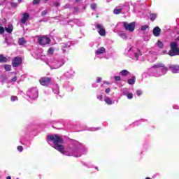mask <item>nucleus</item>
<instances>
[{"label":"nucleus","mask_w":179,"mask_h":179,"mask_svg":"<svg viewBox=\"0 0 179 179\" xmlns=\"http://www.w3.org/2000/svg\"><path fill=\"white\" fill-rule=\"evenodd\" d=\"M53 92L55 94H58V93H59V87L57 85H54Z\"/></svg>","instance_id":"24"},{"label":"nucleus","mask_w":179,"mask_h":179,"mask_svg":"<svg viewBox=\"0 0 179 179\" xmlns=\"http://www.w3.org/2000/svg\"><path fill=\"white\" fill-rule=\"evenodd\" d=\"M127 99L129 100H131V99H134V94H132V93L127 94Z\"/></svg>","instance_id":"33"},{"label":"nucleus","mask_w":179,"mask_h":179,"mask_svg":"<svg viewBox=\"0 0 179 179\" xmlns=\"http://www.w3.org/2000/svg\"><path fill=\"white\" fill-rule=\"evenodd\" d=\"M125 54H127V55H134V57L137 60H139V57H142V53L141 52V50L133 46L127 47L125 50Z\"/></svg>","instance_id":"3"},{"label":"nucleus","mask_w":179,"mask_h":179,"mask_svg":"<svg viewBox=\"0 0 179 179\" xmlns=\"http://www.w3.org/2000/svg\"><path fill=\"white\" fill-rule=\"evenodd\" d=\"M169 69L173 72V73H178L179 71V66L171 65L169 66Z\"/></svg>","instance_id":"15"},{"label":"nucleus","mask_w":179,"mask_h":179,"mask_svg":"<svg viewBox=\"0 0 179 179\" xmlns=\"http://www.w3.org/2000/svg\"><path fill=\"white\" fill-rule=\"evenodd\" d=\"M116 103H118V100H116Z\"/></svg>","instance_id":"54"},{"label":"nucleus","mask_w":179,"mask_h":179,"mask_svg":"<svg viewBox=\"0 0 179 179\" xmlns=\"http://www.w3.org/2000/svg\"><path fill=\"white\" fill-rule=\"evenodd\" d=\"M170 45L171 50L168 53L169 55H170V57H176V55H179L178 43L176 41L171 42Z\"/></svg>","instance_id":"4"},{"label":"nucleus","mask_w":179,"mask_h":179,"mask_svg":"<svg viewBox=\"0 0 179 179\" xmlns=\"http://www.w3.org/2000/svg\"><path fill=\"white\" fill-rule=\"evenodd\" d=\"M5 30L7 33H12L13 31V25L8 24V27H5Z\"/></svg>","instance_id":"18"},{"label":"nucleus","mask_w":179,"mask_h":179,"mask_svg":"<svg viewBox=\"0 0 179 179\" xmlns=\"http://www.w3.org/2000/svg\"><path fill=\"white\" fill-rule=\"evenodd\" d=\"M169 69L163 63H157L148 69V73L150 76L160 78L167 73Z\"/></svg>","instance_id":"2"},{"label":"nucleus","mask_w":179,"mask_h":179,"mask_svg":"<svg viewBox=\"0 0 179 179\" xmlns=\"http://www.w3.org/2000/svg\"><path fill=\"white\" fill-rule=\"evenodd\" d=\"M120 75H121L122 76H128L131 75V73H129V71H128L127 70H122L120 72Z\"/></svg>","instance_id":"19"},{"label":"nucleus","mask_w":179,"mask_h":179,"mask_svg":"<svg viewBox=\"0 0 179 179\" xmlns=\"http://www.w3.org/2000/svg\"><path fill=\"white\" fill-rule=\"evenodd\" d=\"M32 3L33 5H38V3H40V0H34Z\"/></svg>","instance_id":"35"},{"label":"nucleus","mask_w":179,"mask_h":179,"mask_svg":"<svg viewBox=\"0 0 179 179\" xmlns=\"http://www.w3.org/2000/svg\"><path fill=\"white\" fill-rule=\"evenodd\" d=\"M115 80H116L117 82H120V80H121V77L115 76Z\"/></svg>","instance_id":"38"},{"label":"nucleus","mask_w":179,"mask_h":179,"mask_svg":"<svg viewBox=\"0 0 179 179\" xmlns=\"http://www.w3.org/2000/svg\"><path fill=\"white\" fill-rule=\"evenodd\" d=\"M74 75L75 71L72 69H70L65 73V76H66V78H72V76H73Z\"/></svg>","instance_id":"17"},{"label":"nucleus","mask_w":179,"mask_h":179,"mask_svg":"<svg viewBox=\"0 0 179 179\" xmlns=\"http://www.w3.org/2000/svg\"><path fill=\"white\" fill-rule=\"evenodd\" d=\"M103 101H105V103H106V104H108V106H111L115 103V101L112 100L111 98L107 96H104Z\"/></svg>","instance_id":"14"},{"label":"nucleus","mask_w":179,"mask_h":179,"mask_svg":"<svg viewBox=\"0 0 179 179\" xmlns=\"http://www.w3.org/2000/svg\"><path fill=\"white\" fill-rule=\"evenodd\" d=\"M4 69H5V71H7V72H9V71L12 70V66H10L9 64H5Z\"/></svg>","instance_id":"27"},{"label":"nucleus","mask_w":179,"mask_h":179,"mask_svg":"<svg viewBox=\"0 0 179 179\" xmlns=\"http://www.w3.org/2000/svg\"><path fill=\"white\" fill-rule=\"evenodd\" d=\"M93 87H96V86L93 85Z\"/></svg>","instance_id":"57"},{"label":"nucleus","mask_w":179,"mask_h":179,"mask_svg":"<svg viewBox=\"0 0 179 179\" xmlns=\"http://www.w3.org/2000/svg\"><path fill=\"white\" fill-rule=\"evenodd\" d=\"M145 179H151L150 178H149V177H147V178H145Z\"/></svg>","instance_id":"52"},{"label":"nucleus","mask_w":179,"mask_h":179,"mask_svg":"<svg viewBox=\"0 0 179 179\" xmlns=\"http://www.w3.org/2000/svg\"><path fill=\"white\" fill-rule=\"evenodd\" d=\"M98 100H100V101H103V95L101 94L97 96Z\"/></svg>","instance_id":"41"},{"label":"nucleus","mask_w":179,"mask_h":179,"mask_svg":"<svg viewBox=\"0 0 179 179\" xmlns=\"http://www.w3.org/2000/svg\"><path fill=\"white\" fill-rule=\"evenodd\" d=\"M47 13H48V11L47 10H45L41 13V15L42 16H45Z\"/></svg>","instance_id":"37"},{"label":"nucleus","mask_w":179,"mask_h":179,"mask_svg":"<svg viewBox=\"0 0 179 179\" xmlns=\"http://www.w3.org/2000/svg\"><path fill=\"white\" fill-rule=\"evenodd\" d=\"M166 52H167V51H164V54H166Z\"/></svg>","instance_id":"53"},{"label":"nucleus","mask_w":179,"mask_h":179,"mask_svg":"<svg viewBox=\"0 0 179 179\" xmlns=\"http://www.w3.org/2000/svg\"><path fill=\"white\" fill-rule=\"evenodd\" d=\"M129 85H134L135 84V78H131L128 80Z\"/></svg>","instance_id":"28"},{"label":"nucleus","mask_w":179,"mask_h":179,"mask_svg":"<svg viewBox=\"0 0 179 179\" xmlns=\"http://www.w3.org/2000/svg\"><path fill=\"white\" fill-rule=\"evenodd\" d=\"M20 1H22V0H18L19 2H20Z\"/></svg>","instance_id":"55"},{"label":"nucleus","mask_w":179,"mask_h":179,"mask_svg":"<svg viewBox=\"0 0 179 179\" xmlns=\"http://www.w3.org/2000/svg\"><path fill=\"white\" fill-rule=\"evenodd\" d=\"M114 13L115 15H120V13H121V12H122V8H121L120 7H116L114 9Z\"/></svg>","instance_id":"20"},{"label":"nucleus","mask_w":179,"mask_h":179,"mask_svg":"<svg viewBox=\"0 0 179 179\" xmlns=\"http://www.w3.org/2000/svg\"><path fill=\"white\" fill-rule=\"evenodd\" d=\"M8 58L4 57L3 55H0V62H7Z\"/></svg>","instance_id":"26"},{"label":"nucleus","mask_w":179,"mask_h":179,"mask_svg":"<svg viewBox=\"0 0 179 179\" xmlns=\"http://www.w3.org/2000/svg\"><path fill=\"white\" fill-rule=\"evenodd\" d=\"M5 33V29L3 27H0V34Z\"/></svg>","instance_id":"36"},{"label":"nucleus","mask_w":179,"mask_h":179,"mask_svg":"<svg viewBox=\"0 0 179 179\" xmlns=\"http://www.w3.org/2000/svg\"><path fill=\"white\" fill-rule=\"evenodd\" d=\"M79 0H76V1L78 2Z\"/></svg>","instance_id":"58"},{"label":"nucleus","mask_w":179,"mask_h":179,"mask_svg":"<svg viewBox=\"0 0 179 179\" xmlns=\"http://www.w3.org/2000/svg\"><path fill=\"white\" fill-rule=\"evenodd\" d=\"M22 64V59L20 57H15L12 61V66L14 68H17Z\"/></svg>","instance_id":"10"},{"label":"nucleus","mask_w":179,"mask_h":179,"mask_svg":"<svg viewBox=\"0 0 179 179\" xmlns=\"http://www.w3.org/2000/svg\"><path fill=\"white\" fill-rule=\"evenodd\" d=\"M137 96H142V91L141 90H137L136 91Z\"/></svg>","instance_id":"40"},{"label":"nucleus","mask_w":179,"mask_h":179,"mask_svg":"<svg viewBox=\"0 0 179 179\" xmlns=\"http://www.w3.org/2000/svg\"><path fill=\"white\" fill-rule=\"evenodd\" d=\"M110 92H111V90H110V88H107V89H106V90H105V92H106L107 94H108V93H110Z\"/></svg>","instance_id":"43"},{"label":"nucleus","mask_w":179,"mask_h":179,"mask_svg":"<svg viewBox=\"0 0 179 179\" xmlns=\"http://www.w3.org/2000/svg\"><path fill=\"white\" fill-rule=\"evenodd\" d=\"M16 80H17V78L16 76L13 77L12 79H11V82H16Z\"/></svg>","instance_id":"44"},{"label":"nucleus","mask_w":179,"mask_h":179,"mask_svg":"<svg viewBox=\"0 0 179 179\" xmlns=\"http://www.w3.org/2000/svg\"><path fill=\"white\" fill-rule=\"evenodd\" d=\"M141 29L142 31H145L148 29V25H143Z\"/></svg>","instance_id":"34"},{"label":"nucleus","mask_w":179,"mask_h":179,"mask_svg":"<svg viewBox=\"0 0 179 179\" xmlns=\"http://www.w3.org/2000/svg\"><path fill=\"white\" fill-rule=\"evenodd\" d=\"M97 129H99V128H94L92 129V131H97Z\"/></svg>","instance_id":"50"},{"label":"nucleus","mask_w":179,"mask_h":179,"mask_svg":"<svg viewBox=\"0 0 179 179\" xmlns=\"http://www.w3.org/2000/svg\"><path fill=\"white\" fill-rule=\"evenodd\" d=\"M54 5H55V6H56V7L59 6V3H55Z\"/></svg>","instance_id":"49"},{"label":"nucleus","mask_w":179,"mask_h":179,"mask_svg":"<svg viewBox=\"0 0 179 179\" xmlns=\"http://www.w3.org/2000/svg\"><path fill=\"white\" fill-rule=\"evenodd\" d=\"M123 26L125 30H127L128 31H130L131 33H132L135 30L136 23L135 22H133L131 23L124 22Z\"/></svg>","instance_id":"7"},{"label":"nucleus","mask_w":179,"mask_h":179,"mask_svg":"<svg viewBox=\"0 0 179 179\" xmlns=\"http://www.w3.org/2000/svg\"><path fill=\"white\" fill-rule=\"evenodd\" d=\"M156 59H157V58L156 57L155 55H149V57H148V61H149L150 62H155V61H156Z\"/></svg>","instance_id":"21"},{"label":"nucleus","mask_w":179,"mask_h":179,"mask_svg":"<svg viewBox=\"0 0 179 179\" xmlns=\"http://www.w3.org/2000/svg\"><path fill=\"white\" fill-rule=\"evenodd\" d=\"M50 41H51V39L47 36H42L38 38V43L41 44V45L50 44Z\"/></svg>","instance_id":"8"},{"label":"nucleus","mask_w":179,"mask_h":179,"mask_svg":"<svg viewBox=\"0 0 179 179\" xmlns=\"http://www.w3.org/2000/svg\"><path fill=\"white\" fill-rule=\"evenodd\" d=\"M17 150H18L19 152H23V147L19 145V146L17 147Z\"/></svg>","instance_id":"39"},{"label":"nucleus","mask_w":179,"mask_h":179,"mask_svg":"<svg viewBox=\"0 0 179 179\" xmlns=\"http://www.w3.org/2000/svg\"><path fill=\"white\" fill-rule=\"evenodd\" d=\"M39 58L40 59H44V58H45V56H43V55H40Z\"/></svg>","instance_id":"47"},{"label":"nucleus","mask_w":179,"mask_h":179,"mask_svg":"<svg viewBox=\"0 0 179 179\" xmlns=\"http://www.w3.org/2000/svg\"><path fill=\"white\" fill-rule=\"evenodd\" d=\"M156 17H157V14L156 13H152L150 15V20H152V22H153V20H155Z\"/></svg>","instance_id":"25"},{"label":"nucleus","mask_w":179,"mask_h":179,"mask_svg":"<svg viewBox=\"0 0 179 179\" xmlns=\"http://www.w3.org/2000/svg\"><path fill=\"white\" fill-rule=\"evenodd\" d=\"M144 75H145V73H143V76Z\"/></svg>","instance_id":"56"},{"label":"nucleus","mask_w":179,"mask_h":179,"mask_svg":"<svg viewBox=\"0 0 179 179\" xmlns=\"http://www.w3.org/2000/svg\"><path fill=\"white\" fill-rule=\"evenodd\" d=\"M27 41L24 39V38H21L18 40V43L20 45H24Z\"/></svg>","instance_id":"22"},{"label":"nucleus","mask_w":179,"mask_h":179,"mask_svg":"<svg viewBox=\"0 0 179 179\" xmlns=\"http://www.w3.org/2000/svg\"><path fill=\"white\" fill-rule=\"evenodd\" d=\"M96 28L100 36H106V29L103 28V26L100 25V24H98L96 25Z\"/></svg>","instance_id":"12"},{"label":"nucleus","mask_w":179,"mask_h":179,"mask_svg":"<svg viewBox=\"0 0 179 179\" xmlns=\"http://www.w3.org/2000/svg\"><path fill=\"white\" fill-rule=\"evenodd\" d=\"M39 82L42 86H48L51 83V78L48 77H43L39 80Z\"/></svg>","instance_id":"9"},{"label":"nucleus","mask_w":179,"mask_h":179,"mask_svg":"<svg viewBox=\"0 0 179 179\" xmlns=\"http://www.w3.org/2000/svg\"><path fill=\"white\" fill-rule=\"evenodd\" d=\"M104 52H106V48H104L103 47H101L95 51L97 58H100L101 54H104Z\"/></svg>","instance_id":"11"},{"label":"nucleus","mask_w":179,"mask_h":179,"mask_svg":"<svg viewBox=\"0 0 179 179\" xmlns=\"http://www.w3.org/2000/svg\"><path fill=\"white\" fill-rule=\"evenodd\" d=\"M77 24H78V26H83L82 22H80V21H79V20H77Z\"/></svg>","instance_id":"46"},{"label":"nucleus","mask_w":179,"mask_h":179,"mask_svg":"<svg viewBox=\"0 0 179 179\" xmlns=\"http://www.w3.org/2000/svg\"><path fill=\"white\" fill-rule=\"evenodd\" d=\"M173 108H174L175 110H178V109H179V106H177V105H175V106H173Z\"/></svg>","instance_id":"48"},{"label":"nucleus","mask_w":179,"mask_h":179,"mask_svg":"<svg viewBox=\"0 0 179 179\" xmlns=\"http://www.w3.org/2000/svg\"><path fill=\"white\" fill-rule=\"evenodd\" d=\"M96 6H97L95 3H93V4L91 5L92 9H94V10L96 9Z\"/></svg>","instance_id":"42"},{"label":"nucleus","mask_w":179,"mask_h":179,"mask_svg":"<svg viewBox=\"0 0 179 179\" xmlns=\"http://www.w3.org/2000/svg\"><path fill=\"white\" fill-rule=\"evenodd\" d=\"M29 17H30V15L28 13H24L22 14V17L21 18V23L22 24H25L26 22L29 20Z\"/></svg>","instance_id":"13"},{"label":"nucleus","mask_w":179,"mask_h":179,"mask_svg":"<svg viewBox=\"0 0 179 179\" xmlns=\"http://www.w3.org/2000/svg\"><path fill=\"white\" fill-rule=\"evenodd\" d=\"M27 94L29 99L34 100L38 97V90L36 88L30 89L27 91Z\"/></svg>","instance_id":"6"},{"label":"nucleus","mask_w":179,"mask_h":179,"mask_svg":"<svg viewBox=\"0 0 179 179\" xmlns=\"http://www.w3.org/2000/svg\"><path fill=\"white\" fill-rule=\"evenodd\" d=\"M96 170H99V168L97 166L95 167Z\"/></svg>","instance_id":"51"},{"label":"nucleus","mask_w":179,"mask_h":179,"mask_svg":"<svg viewBox=\"0 0 179 179\" xmlns=\"http://www.w3.org/2000/svg\"><path fill=\"white\" fill-rule=\"evenodd\" d=\"M11 101H17V96H12L10 98Z\"/></svg>","instance_id":"32"},{"label":"nucleus","mask_w":179,"mask_h":179,"mask_svg":"<svg viewBox=\"0 0 179 179\" xmlns=\"http://www.w3.org/2000/svg\"><path fill=\"white\" fill-rule=\"evenodd\" d=\"M157 47H158V48H161L162 50V48H164V43H163V42L160 41H157Z\"/></svg>","instance_id":"23"},{"label":"nucleus","mask_w":179,"mask_h":179,"mask_svg":"<svg viewBox=\"0 0 179 179\" xmlns=\"http://www.w3.org/2000/svg\"><path fill=\"white\" fill-rule=\"evenodd\" d=\"M52 54H54V48H50L48 51V55H52Z\"/></svg>","instance_id":"29"},{"label":"nucleus","mask_w":179,"mask_h":179,"mask_svg":"<svg viewBox=\"0 0 179 179\" xmlns=\"http://www.w3.org/2000/svg\"><path fill=\"white\" fill-rule=\"evenodd\" d=\"M96 82H97V83H100V82H101V78L98 77L97 79H96Z\"/></svg>","instance_id":"45"},{"label":"nucleus","mask_w":179,"mask_h":179,"mask_svg":"<svg viewBox=\"0 0 179 179\" xmlns=\"http://www.w3.org/2000/svg\"><path fill=\"white\" fill-rule=\"evenodd\" d=\"M128 92H129V90L127 88H124L122 90V93H123L124 96H127V94H128Z\"/></svg>","instance_id":"31"},{"label":"nucleus","mask_w":179,"mask_h":179,"mask_svg":"<svg viewBox=\"0 0 179 179\" xmlns=\"http://www.w3.org/2000/svg\"><path fill=\"white\" fill-rule=\"evenodd\" d=\"M64 64V62L63 60L58 61L54 59H51L48 62V65H49L50 69H58L59 68H61Z\"/></svg>","instance_id":"5"},{"label":"nucleus","mask_w":179,"mask_h":179,"mask_svg":"<svg viewBox=\"0 0 179 179\" xmlns=\"http://www.w3.org/2000/svg\"><path fill=\"white\" fill-rule=\"evenodd\" d=\"M162 30L160 29V28H159V27H156L154 28L152 32H153V34L155 37H159V36H160V31Z\"/></svg>","instance_id":"16"},{"label":"nucleus","mask_w":179,"mask_h":179,"mask_svg":"<svg viewBox=\"0 0 179 179\" xmlns=\"http://www.w3.org/2000/svg\"><path fill=\"white\" fill-rule=\"evenodd\" d=\"M48 142L50 145L53 143L54 149L58 150V152H60V153L64 156L80 157V156L85 153V150L83 149H80L78 145L65 149L64 145H61V143H64V140L58 136V134L48 136Z\"/></svg>","instance_id":"1"},{"label":"nucleus","mask_w":179,"mask_h":179,"mask_svg":"<svg viewBox=\"0 0 179 179\" xmlns=\"http://www.w3.org/2000/svg\"><path fill=\"white\" fill-rule=\"evenodd\" d=\"M45 1H48V0H45Z\"/></svg>","instance_id":"59"},{"label":"nucleus","mask_w":179,"mask_h":179,"mask_svg":"<svg viewBox=\"0 0 179 179\" xmlns=\"http://www.w3.org/2000/svg\"><path fill=\"white\" fill-rule=\"evenodd\" d=\"M120 37H121L123 39H125L127 38V34L125 33H120L119 34Z\"/></svg>","instance_id":"30"}]
</instances>
